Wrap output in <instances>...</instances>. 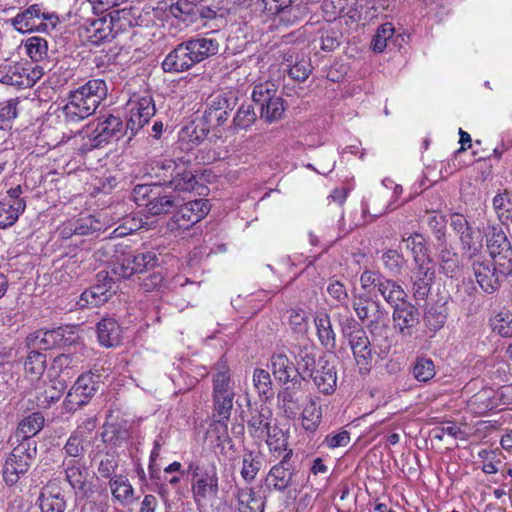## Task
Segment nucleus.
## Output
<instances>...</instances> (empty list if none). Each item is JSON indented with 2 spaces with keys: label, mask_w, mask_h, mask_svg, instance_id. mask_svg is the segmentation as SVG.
<instances>
[{
  "label": "nucleus",
  "mask_w": 512,
  "mask_h": 512,
  "mask_svg": "<svg viewBox=\"0 0 512 512\" xmlns=\"http://www.w3.org/2000/svg\"><path fill=\"white\" fill-rule=\"evenodd\" d=\"M356 2L357 0H324L322 10L329 21L345 16L352 20H359V13L353 8Z\"/></svg>",
  "instance_id": "c756f323"
},
{
  "label": "nucleus",
  "mask_w": 512,
  "mask_h": 512,
  "mask_svg": "<svg viewBox=\"0 0 512 512\" xmlns=\"http://www.w3.org/2000/svg\"><path fill=\"white\" fill-rule=\"evenodd\" d=\"M219 47V42L213 37L190 38L178 44L166 55L162 62V69L168 73L187 71L194 65L216 55Z\"/></svg>",
  "instance_id": "f257e3e1"
},
{
  "label": "nucleus",
  "mask_w": 512,
  "mask_h": 512,
  "mask_svg": "<svg viewBox=\"0 0 512 512\" xmlns=\"http://www.w3.org/2000/svg\"><path fill=\"white\" fill-rule=\"evenodd\" d=\"M58 384L60 385L59 388L55 383L47 385L43 380L41 389H37V384H34L36 404L38 407L48 408L52 403H55L60 399L62 391L64 390V385L60 382Z\"/></svg>",
  "instance_id": "58836bf2"
},
{
  "label": "nucleus",
  "mask_w": 512,
  "mask_h": 512,
  "mask_svg": "<svg viewBox=\"0 0 512 512\" xmlns=\"http://www.w3.org/2000/svg\"><path fill=\"white\" fill-rule=\"evenodd\" d=\"M78 339L75 326H60L51 330H37L27 336V345L33 349L49 350L70 346Z\"/></svg>",
  "instance_id": "9b49d317"
},
{
  "label": "nucleus",
  "mask_w": 512,
  "mask_h": 512,
  "mask_svg": "<svg viewBox=\"0 0 512 512\" xmlns=\"http://www.w3.org/2000/svg\"><path fill=\"white\" fill-rule=\"evenodd\" d=\"M288 323L295 333L304 334L308 331V314L300 308H292L288 311Z\"/></svg>",
  "instance_id": "13d9d810"
},
{
  "label": "nucleus",
  "mask_w": 512,
  "mask_h": 512,
  "mask_svg": "<svg viewBox=\"0 0 512 512\" xmlns=\"http://www.w3.org/2000/svg\"><path fill=\"white\" fill-rule=\"evenodd\" d=\"M212 384L214 410L219 417L218 423L223 427L225 437L228 438L226 433L227 427L223 422L227 421L231 415L235 391L230 368L223 357L214 365Z\"/></svg>",
  "instance_id": "7ed1b4c3"
},
{
  "label": "nucleus",
  "mask_w": 512,
  "mask_h": 512,
  "mask_svg": "<svg viewBox=\"0 0 512 512\" xmlns=\"http://www.w3.org/2000/svg\"><path fill=\"white\" fill-rule=\"evenodd\" d=\"M100 375L84 373L78 377L69 390L66 400L72 406H83L96 393L99 388Z\"/></svg>",
  "instance_id": "412c9836"
},
{
  "label": "nucleus",
  "mask_w": 512,
  "mask_h": 512,
  "mask_svg": "<svg viewBox=\"0 0 512 512\" xmlns=\"http://www.w3.org/2000/svg\"><path fill=\"white\" fill-rule=\"evenodd\" d=\"M98 282L86 289L79 297L77 306L80 309L99 307L106 303L116 292L112 278L98 273Z\"/></svg>",
  "instance_id": "f3484780"
},
{
  "label": "nucleus",
  "mask_w": 512,
  "mask_h": 512,
  "mask_svg": "<svg viewBox=\"0 0 512 512\" xmlns=\"http://www.w3.org/2000/svg\"><path fill=\"white\" fill-rule=\"evenodd\" d=\"M152 171L154 176L169 183L171 187L180 192H191L194 190L197 181L191 171L182 170L173 159L157 160L153 163Z\"/></svg>",
  "instance_id": "9d476101"
},
{
  "label": "nucleus",
  "mask_w": 512,
  "mask_h": 512,
  "mask_svg": "<svg viewBox=\"0 0 512 512\" xmlns=\"http://www.w3.org/2000/svg\"><path fill=\"white\" fill-rule=\"evenodd\" d=\"M447 319V312L443 306L431 307L425 314V322L429 329L437 331L442 328Z\"/></svg>",
  "instance_id": "e2e57ef3"
},
{
  "label": "nucleus",
  "mask_w": 512,
  "mask_h": 512,
  "mask_svg": "<svg viewBox=\"0 0 512 512\" xmlns=\"http://www.w3.org/2000/svg\"><path fill=\"white\" fill-rule=\"evenodd\" d=\"M487 248L502 274H512V247L500 227H492L486 235Z\"/></svg>",
  "instance_id": "4468645a"
},
{
  "label": "nucleus",
  "mask_w": 512,
  "mask_h": 512,
  "mask_svg": "<svg viewBox=\"0 0 512 512\" xmlns=\"http://www.w3.org/2000/svg\"><path fill=\"white\" fill-rule=\"evenodd\" d=\"M390 192L387 188H380L374 192L369 201L363 207L364 213H369L373 217H379L386 213L389 209H394L392 203L388 201Z\"/></svg>",
  "instance_id": "e433bc0d"
},
{
  "label": "nucleus",
  "mask_w": 512,
  "mask_h": 512,
  "mask_svg": "<svg viewBox=\"0 0 512 512\" xmlns=\"http://www.w3.org/2000/svg\"><path fill=\"white\" fill-rule=\"evenodd\" d=\"M435 365L431 359L418 358L413 368L414 377L420 382H427L435 376Z\"/></svg>",
  "instance_id": "bf43d9fd"
},
{
  "label": "nucleus",
  "mask_w": 512,
  "mask_h": 512,
  "mask_svg": "<svg viewBox=\"0 0 512 512\" xmlns=\"http://www.w3.org/2000/svg\"><path fill=\"white\" fill-rule=\"evenodd\" d=\"M22 203L16 206L10 205V202L0 200V229H6L13 226L19 219Z\"/></svg>",
  "instance_id": "5fc2aeb1"
},
{
  "label": "nucleus",
  "mask_w": 512,
  "mask_h": 512,
  "mask_svg": "<svg viewBox=\"0 0 512 512\" xmlns=\"http://www.w3.org/2000/svg\"><path fill=\"white\" fill-rule=\"evenodd\" d=\"M433 432L434 438L438 440H443L445 435H449L455 439L467 440V434L458 425L449 421L436 427Z\"/></svg>",
  "instance_id": "0e129e2a"
},
{
  "label": "nucleus",
  "mask_w": 512,
  "mask_h": 512,
  "mask_svg": "<svg viewBox=\"0 0 512 512\" xmlns=\"http://www.w3.org/2000/svg\"><path fill=\"white\" fill-rule=\"evenodd\" d=\"M491 389H482L474 394L468 401V408L475 414L483 415L494 408L495 402L492 398Z\"/></svg>",
  "instance_id": "a18cd8bd"
},
{
  "label": "nucleus",
  "mask_w": 512,
  "mask_h": 512,
  "mask_svg": "<svg viewBox=\"0 0 512 512\" xmlns=\"http://www.w3.org/2000/svg\"><path fill=\"white\" fill-rule=\"evenodd\" d=\"M297 385L284 387L277 395L279 408L288 418H294L301 407Z\"/></svg>",
  "instance_id": "473e14b6"
},
{
  "label": "nucleus",
  "mask_w": 512,
  "mask_h": 512,
  "mask_svg": "<svg viewBox=\"0 0 512 512\" xmlns=\"http://www.w3.org/2000/svg\"><path fill=\"white\" fill-rule=\"evenodd\" d=\"M381 260L386 270L392 275L397 276L405 264L402 254L393 249H388L382 253Z\"/></svg>",
  "instance_id": "6e6d98bb"
},
{
  "label": "nucleus",
  "mask_w": 512,
  "mask_h": 512,
  "mask_svg": "<svg viewBox=\"0 0 512 512\" xmlns=\"http://www.w3.org/2000/svg\"><path fill=\"white\" fill-rule=\"evenodd\" d=\"M440 268L444 274L453 277L459 272V258L456 252L444 246L439 254Z\"/></svg>",
  "instance_id": "864d4df0"
},
{
  "label": "nucleus",
  "mask_w": 512,
  "mask_h": 512,
  "mask_svg": "<svg viewBox=\"0 0 512 512\" xmlns=\"http://www.w3.org/2000/svg\"><path fill=\"white\" fill-rule=\"evenodd\" d=\"M146 206L148 213L151 215L166 214L178 206V197L174 195L158 196L150 199Z\"/></svg>",
  "instance_id": "3c124183"
},
{
  "label": "nucleus",
  "mask_w": 512,
  "mask_h": 512,
  "mask_svg": "<svg viewBox=\"0 0 512 512\" xmlns=\"http://www.w3.org/2000/svg\"><path fill=\"white\" fill-rule=\"evenodd\" d=\"M7 23L22 34L50 33L59 24V17L55 13L45 11L39 4H32L7 20Z\"/></svg>",
  "instance_id": "39448f33"
},
{
  "label": "nucleus",
  "mask_w": 512,
  "mask_h": 512,
  "mask_svg": "<svg viewBox=\"0 0 512 512\" xmlns=\"http://www.w3.org/2000/svg\"><path fill=\"white\" fill-rule=\"evenodd\" d=\"M65 479L77 492L85 493L88 486V468L79 460H64L62 463Z\"/></svg>",
  "instance_id": "c85d7f7f"
},
{
  "label": "nucleus",
  "mask_w": 512,
  "mask_h": 512,
  "mask_svg": "<svg viewBox=\"0 0 512 512\" xmlns=\"http://www.w3.org/2000/svg\"><path fill=\"white\" fill-rule=\"evenodd\" d=\"M73 225L74 231H76V235L78 236L89 235L96 231H100L102 228L101 223L92 215L73 220Z\"/></svg>",
  "instance_id": "052dcab7"
},
{
  "label": "nucleus",
  "mask_w": 512,
  "mask_h": 512,
  "mask_svg": "<svg viewBox=\"0 0 512 512\" xmlns=\"http://www.w3.org/2000/svg\"><path fill=\"white\" fill-rule=\"evenodd\" d=\"M124 132V123L120 117L108 114L97 118L96 124L81 130L75 139L83 141L81 149L89 151L98 148L112 140H118Z\"/></svg>",
  "instance_id": "20e7f679"
},
{
  "label": "nucleus",
  "mask_w": 512,
  "mask_h": 512,
  "mask_svg": "<svg viewBox=\"0 0 512 512\" xmlns=\"http://www.w3.org/2000/svg\"><path fill=\"white\" fill-rule=\"evenodd\" d=\"M236 499L238 512H264L265 499L252 488L238 489Z\"/></svg>",
  "instance_id": "2f4dec72"
},
{
  "label": "nucleus",
  "mask_w": 512,
  "mask_h": 512,
  "mask_svg": "<svg viewBox=\"0 0 512 512\" xmlns=\"http://www.w3.org/2000/svg\"><path fill=\"white\" fill-rule=\"evenodd\" d=\"M394 328L402 336H411L413 328L419 323V311L406 299L393 306Z\"/></svg>",
  "instance_id": "4be33fe9"
},
{
  "label": "nucleus",
  "mask_w": 512,
  "mask_h": 512,
  "mask_svg": "<svg viewBox=\"0 0 512 512\" xmlns=\"http://www.w3.org/2000/svg\"><path fill=\"white\" fill-rule=\"evenodd\" d=\"M291 453V450L285 453L283 459L269 470L264 480V486L268 491L284 492L293 485L295 470L287 461Z\"/></svg>",
  "instance_id": "aec40b11"
},
{
  "label": "nucleus",
  "mask_w": 512,
  "mask_h": 512,
  "mask_svg": "<svg viewBox=\"0 0 512 512\" xmlns=\"http://www.w3.org/2000/svg\"><path fill=\"white\" fill-rule=\"evenodd\" d=\"M269 368L275 380L279 383L284 385H287L288 383L298 386L300 385V372L289 359L285 347L279 348L271 354Z\"/></svg>",
  "instance_id": "a211bd4d"
},
{
  "label": "nucleus",
  "mask_w": 512,
  "mask_h": 512,
  "mask_svg": "<svg viewBox=\"0 0 512 512\" xmlns=\"http://www.w3.org/2000/svg\"><path fill=\"white\" fill-rule=\"evenodd\" d=\"M256 120L254 108L251 105H242L239 107L235 117L234 124L238 128L246 129L250 127Z\"/></svg>",
  "instance_id": "774afa93"
},
{
  "label": "nucleus",
  "mask_w": 512,
  "mask_h": 512,
  "mask_svg": "<svg viewBox=\"0 0 512 512\" xmlns=\"http://www.w3.org/2000/svg\"><path fill=\"white\" fill-rule=\"evenodd\" d=\"M113 498L122 505L130 504L134 499V489L124 475H114L109 481Z\"/></svg>",
  "instance_id": "c9c22d12"
},
{
  "label": "nucleus",
  "mask_w": 512,
  "mask_h": 512,
  "mask_svg": "<svg viewBox=\"0 0 512 512\" xmlns=\"http://www.w3.org/2000/svg\"><path fill=\"white\" fill-rule=\"evenodd\" d=\"M231 110L232 107L227 97L218 94L209 100L203 119L210 128H216L227 121Z\"/></svg>",
  "instance_id": "bb28decb"
},
{
  "label": "nucleus",
  "mask_w": 512,
  "mask_h": 512,
  "mask_svg": "<svg viewBox=\"0 0 512 512\" xmlns=\"http://www.w3.org/2000/svg\"><path fill=\"white\" fill-rule=\"evenodd\" d=\"M191 493L197 507L211 505L218 497L219 477L215 466L190 465Z\"/></svg>",
  "instance_id": "0eeeda50"
},
{
  "label": "nucleus",
  "mask_w": 512,
  "mask_h": 512,
  "mask_svg": "<svg viewBox=\"0 0 512 512\" xmlns=\"http://www.w3.org/2000/svg\"><path fill=\"white\" fill-rule=\"evenodd\" d=\"M360 370H368L372 359L371 343L364 328L354 319H347L342 327Z\"/></svg>",
  "instance_id": "f8f14e48"
},
{
  "label": "nucleus",
  "mask_w": 512,
  "mask_h": 512,
  "mask_svg": "<svg viewBox=\"0 0 512 512\" xmlns=\"http://www.w3.org/2000/svg\"><path fill=\"white\" fill-rule=\"evenodd\" d=\"M352 307L373 337L388 335V312L378 302L365 295H355Z\"/></svg>",
  "instance_id": "423d86ee"
},
{
  "label": "nucleus",
  "mask_w": 512,
  "mask_h": 512,
  "mask_svg": "<svg viewBox=\"0 0 512 512\" xmlns=\"http://www.w3.org/2000/svg\"><path fill=\"white\" fill-rule=\"evenodd\" d=\"M38 503L41 512H64L67 506L62 488L52 481L42 487Z\"/></svg>",
  "instance_id": "a878e982"
},
{
  "label": "nucleus",
  "mask_w": 512,
  "mask_h": 512,
  "mask_svg": "<svg viewBox=\"0 0 512 512\" xmlns=\"http://www.w3.org/2000/svg\"><path fill=\"white\" fill-rule=\"evenodd\" d=\"M402 242L406 249L411 251L415 263L430 258L427 255L425 238L421 234L415 233L407 237L403 236Z\"/></svg>",
  "instance_id": "8fccbe9b"
},
{
  "label": "nucleus",
  "mask_w": 512,
  "mask_h": 512,
  "mask_svg": "<svg viewBox=\"0 0 512 512\" xmlns=\"http://www.w3.org/2000/svg\"><path fill=\"white\" fill-rule=\"evenodd\" d=\"M17 104L16 99L0 104V129L4 130L10 127L12 120L17 116Z\"/></svg>",
  "instance_id": "69168bd1"
},
{
  "label": "nucleus",
  "mask_w": 512,
  "mask_h": 512,
  "mask_svg": "<svg viewBox=\"0 0 512 512\" xmlns=\"http://www.w3.org/2000/svg\"><path fill=\"white\" fill-rule=\"evenodd\" d=\"M262 467V456L259 452L245 450L242 455L241 477L248 483L252 482Z\"/></svg>",
  "instance_id": "4c0bfd02"
},
{
  "label": "nucleus",
  "mask_w": 512,
  "mask_h": 512,
  "mask_svg": "<svg viewBox=\"0 0 512 512\" xmlns=\"http://www.w3.org/2000/svg\"><path fill=\"white\" fill-rule=\"evenodd\" d=\"M108 94L103 79H91L69 92L67 102L62 108L67 123H77L91 116Z\"/></svg>",
  "instance_id": "f03ea898"
},
{
  "label": "nucleus",
  "mask_w": 512,
  "mask_h": 512,
  "mask_svg": "<svg viewBox=\"0 0 512 512\" xmlns=\"http://www.w3.org/2000/svg\"><path fill=\"white\" fill-rule=\"evenodd\" d=\"M247 429L249 435L256 440H263L264 433L276 423L272 410L262 404L259 407L250 409Z\"/></svg>",
  "instance_id": "5701e85b"
},
{
  "label": "nucleus",
  "mask_w": 512,
  "mask_h": 512,
  "mask_svg": "<svg viewBox=\"0 0 512 512\" xmlns=\"http://www.w3.org/2000/svg\"><path fill=\"white\" fill-rule=\"evenodd\" d=\"M314 385L323 394H330L335 390L337 383L336 370L333 364L324 358L318 359V367L309 377Z\"/></svg>",
  "instance_id": "cd10ccee"
},
{
  "label": "nucleus",
  "mask_w": 512,
  "mask_h": 512,
  "mask_svg": "<svg viewBox=\"0 0 512 512\" xmlns=\"http://www.w3.org/2000/svg\"><path fill=\"white\" fill-rule=\"evenodd\" d=\"M473 271L479 286L483 291L490 294L499 289L502 278L510 275L500 273L495 262L494 267L491 268L488 262L476 261L473 263Z\"/></svg>",
  "instance_id": "393cba45"
},
{
  "label": "nucleus",
  "mask_w": 512,
  "mask_h": 512,
  "mask_svg": "<svg viewBox=\"0 0 512 512\" xmlns=\"http://www.w3.org/2000/svg\"><path fill=\"white\" fill-rule=\"evenodd\" d=\"M413 271V291L418 299H424L431 288L435 277V265L431 258L415 263Z\"/></svg>",
  "instance_id": "b1692460"
},
{
  "label": "nucleus",
  "mask_w": 512,
  "mask_h": 512,
  "mask_svg": "<svg viewBox=\"0 0 512 512\" xmlns=\"http://www.w3.org/2000/svg\"><path fill=\"white\" fill-rule=\"evenodd\" d=\"M386 277L380 274L379 272L372 270H365L360 275V284L363 290L372 293L377 290L379 292L383 280Z\"/></svg>",
  "instance_id": "680f3d73"
},
{
  "label": "nucleus",
  "mask_w": 512,
  "mask_h": 512,
  "mask_svg": "<svg viewBox=\"0 0 512 512\" xmlns=\"http://www.w3.org/2000/svg\"><path fill=\"white\" fill-rule=\"evenodd\" d=\"M156 260V254L150 251L144 253H121L112 262L111 271L119 278L126 279L154 266Z\"/></svg>",
  "instance_id": "ddd939ff"
},
{
  "label": "nucleus",
  "mask_w": 512,
  "mask_h": 512,
  "mask_svg": "<svg viewBox=\"0 0 512 512\" xmlns=\"http://www.w3.org/2000/svg\"><path fill=\"white\" fill-rule=\"evenodd\" d=\"M295 359L297 362L296 368L302 379L309 377V373H313L318 367V360L315 359L313 348L310 346H300L295 352Z\"/></svg>",
  "instance_id": "ea45409f"
},
{
  "label": "nucleus",
  "mask_w": 512,
  "mask_h": 512,
  "mask_svg": "<svg viewBox=\"0 0 512 512\" xmlns=\"http://www.w3.org/2000/svg\"><path fill=\"white\" fill-rule=\"evenodd\" d=\"M175 208L177 210L168 224L171 230H186L201 221L210 211L209 202L205 199H196L184 204L178 202Z\"/></svg>",
  "instance_id": "2eb2a0df"
},
{
  "label": "nucleus",
  "mask_w": 512,
  "mask_h": 512,
  "mask_svg": "<svg viewBox=\"0 0 512 512\" xmlns=\"http://www.w3.org/2000/svg\"><path fill=\"white\" fill-rule=\"evenodd\" d=\"M0 83L11 86H24L25 75L20 72L19 67L12 62L5 60L0 63Z\"/></svg>",
  "instance_id": "de8ad7c7"
},
{
  "label": "nucleus",
  "mask_w": 512,
  "mask_h": 512,
  "mask_svg": "<svg viewBox=\"0 0 512 512\" xmlns=\"http://www.w3.org/2000/svg\"><path fill=\"white\" fill-rule=\"evenodd\" d=\"M253 102L260 106V116L272 123L282 118L285 108L283 99L277 95V86L272 81L257 83L252 91Z\"/></svg>",
  "instance_id": "1a4fd4ad"
},
{
  "label": "nucleus",
  "mask_w": 512,
  "mask_h": 512,
  "mask_svg": "<svg viewBox=\"0 0 512 512\" xmlns=\"http://www.w3.org/2000/svg\"><path fill=\"white\" fill-rule=\"evenodd\" d=\"M128 107L126 130L131 132V138L155 115L156 108L152 96L148 94L131 99Z\"/></svg>",
  "instance_id": "dca6fc26"
},
{
  "label": "nucleus",
  "mask_w": 512,
  "mask_h": 512,
  "mask_svg": "<svg viewBox=\"0 0 512 512\" xmlns=\"http://www.w3.org/2000/svg\"><path fill=\"white\" fill-rule=\"evenodd\" d=\"M46 369V356L36 350L28 353L24 361L25 376L32 383L37 384V389H41L43 383L42 376Z\"/></svg>",
  "instance_id": "7c9ffc66"
},
{
  "label": "nucleus",
  "mask_w": 512,
  "mask_h": 512,
  "mask_svg": "<svg viewBox=\"0 0 512 512\" xmlns=\"http://www.w3.org/2000/svg\"><path fill=\"white\" fill-rule=\"evenodd\" d=\"M96 428L94 418H87L68 437L63 450L67 457L80 458L85 454V447L90 443L91 434Z\"/></svg>",
  "instance_id": "6ab92c4d"
},
{
  "label": "nucleus",
  "mask_w": 512,
  "mask_h": 512,
  "mask_svg": "<svg viewBox=\"0 0 512 512\" xmlns=\"http://www.w3.org/2000/svg\"><path fill=\"white\" fill-rule=\"evenodd\" d=\"M254 386L260 395L268 396L272 392L270 373L264 369H256L253 373Z\"/></svg>",
  "instance_id": "338daca9"
},
{
  "label": "nucleus",
  "mask_w": 512,
  "mask_h": 512,
  "mask_svg": "<svg viewBox=\"0 0 512 512\" xmlns=\"http://www.w3.org/2000/svg\"><path fill=\"white\" fill-rule=\"evenodd\" d=\"M492 330L502 337H512V312L501 310L490 319Z\"/></svg>",
  "instance_id": "603ef678"
},
{
  "label": "nucleus",
  "mask_w": 512,
  "mask_h": 512,
  "mask_svg": "<svg viewBox=\"0 0 512 512\" xmlns=\"http://www.w3.org/2000/svg\"><path fill=\"white\" fill-rule=\"evenodd\" d=\"M321 419V407L317 404L315 400L311 399L306 404L301 414L302 427L307 432L314 433L318 429L321 423Z\"/></svg>",
  "instance_id": "37998d69"
},
{
  "label": "nucleus",
  "mask_w": 512,
  "mask_h": 512,
  "mask_svg": "<svg viewBox=\"0 0 512 512\" xmlns=\"http://www.w3.org/2000/svg\"><path fill=\"white\" fill-rule=\"evenodd\" d=\"M97 334L103 346L113 347L120 343L122 330L114 319L106 318L98 323Z\"/></svg>",
  "instance_id": "72a5a7b5"
},
{
  "label": "nucleus",
  "mask_w": 512,
  "mask_h": 512,
  "mask_svg": "<svg viewBox=\"0 0 512 512\" xmlns=\"http://www.w3.org/2000/svg\"><path fill=\"white\" fill-rule=\"evenodd\" d=\"M44 416L40 412H34L24 417L18 424L16 435L22 437L21 441H33L31 438L38 434L44 427Z\"/></svg>",
  "instance_id": "f704fd0d"
},
{
  "label": "nucleus",
  "mask_w": 512,
  "mask_h": 512,
  "mask_svg": "<svg viewBox=\"0 0 512 512\" xmlns=\"http://www.w3.org/2000/svg\"><path fill=\"white\" fill-rule=\"evenodd\" d=\"M395 33L394 26L392 23H384L381 25L372 40V48L375 52L381 53L388 46Z\"/></svg>",
  "instance_id": "4d7b16f0"
},
{
  "label": "nucleus",
  "mask_w": 512,
  "mask_h": 512,
  "mask_svg": "<svg viewBox=\"0 0 512 512\" xmlns=\"http://www.w3.org/2000/svg\"><path fill=\"white\" fill-rule=\"evenodd\" d=\"M379 293L392 307L405 300L407 297L405 290L400 284L387 278L383 280Z\"/></svg>",
  "instance_id": "49530a36"
},
{
  "label": "nucleus",
  "mask_w": 512,
  "mask_h": 512,
  "mask_svg": "<svg viewBox=\"0 0 512 512\" xmlns=\"http://www.w3.org/2000/svg\"><path fill=\"white\" fill-rule=\"evenodd\" d=\"M36 452L35 441H21L13 448L6 457L2 468L3 480L7 485L13 486L28 472Z\"/></svg>",
  "instance_id": "6e6552de"
},
{
  "label": "nucleus",
  "mask_w": 512,
  "mask_h": 512,
  "mask_svg": "<svg viewBox=\"0 0 512 512\" xmlns=\"http://www.w3.org/2000/svg\"><path fill=\"white\" fill-rule=\"evenodd\" d=\"M89 40L95 45L110 41L114 38L112 22L105 18L94 20L88 29Z\"/></svg>",
  "instance_id": "79ce46f5"
},
{
  "label": "nucleus",
  "mask_w": 512,
  "mask_h": 512,
  "mask_svg": "<svg viewBox=\"0 0 512 512\" xmlns=\"http://www.w3.org/2000/svg\"><path fill=\"white\" fill-rule=\"evenodd\" d=\"M24 48L32 61L40 62L48 56V42L42 37H29L24 43Z\"/></svg>",
  "instance_id": "09e8293b"
},
{
  "label": "nucleus",
  "mask_w": 512,
  "mask_h": 512,
  "mask_svg": "<svg viewBox=\"0 0 512 512\" xmlns=\"http://www.w3.org/2000/svg\"><path fill=\"white\" fill-rule=\"evenodd\" d=\"M463 253L469 258L476 256L483 247V238L479 230L473 227L459 237Z\"/></svg>",
  "instance_id": "c03bdc74"
},
{
  "label": "nucleus",
  "mask_w": 512,
  "mask_h": 512,
  "mask_svg": "<svg viewBox=\"0 0 512 512\" xmlns=\"http://www.w3.org/2000/svg\"><path fill=\"white\" fill-rule=\"evenodd\" d=\"M269 451L276 456H280L282 453H287V435L286 433L275 423L264 433V439Z\"/></svg>",
  "instance_id": "a19ab883"
}]
</instances>
